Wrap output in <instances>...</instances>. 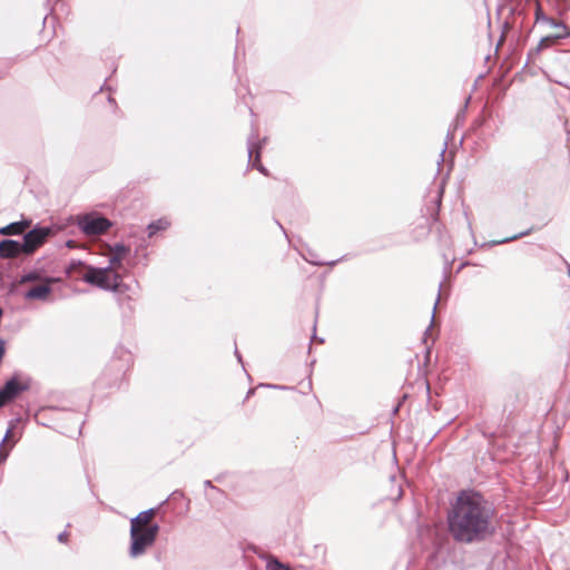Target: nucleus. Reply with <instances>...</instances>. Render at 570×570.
Instances as JSON below:
<instances>
[{
	"label": "nucleus",
	"mask_w": 570,
	"mask_h": 570,
	"mask_svg": "<svg viewBox=\"0 0 570 570\" xmlns=\"http://www.w3.org/2000/svg\"><path fill=\"white\" fill-rule=\"evenodd\" d=\"M494 510L474 491H462L449 513V530L458 542L471 543L494 533Z\"/></svg>",
	"instance_id": "nucleus-1"
},
{
	"label": "nucleus",
	"mask_w": 570,
	"mask_h": 570,
	"mask_svg": "<svg viewBox=\"0 0 570 570\" xmlns=\"http://www.w3.org/2000/svg\"><path fill=\"white\" fill-rule=\"evenodd\" d=\"M111 264L105 268L89 267L83 281L106 291H120L121 276Z\"/></svg>",
	"instance_id": "nucleus-2"
},
{
	"label": "nucleus",
	"mask_w": 570,
	"mask_h": 570,
	"mask_svg": "<svg viewBox=\"0 0 570 570\" xmlns=\"http://www.w3.org/2000/svg\"><path fill=\"white\" fill-rule=\"evenodd\" d=\"M159 527L157 524H153L151 527L142 530L136 528L130 529L129 556L131 558L142 556L146 550L155 543Z\"/></svg>",
	"instance_id": "nucleus-3"
},
{
	"label": "nucleus",
	"mask_w": 570,
	"mask_h": 570,
	"mask_svg": "<svg viewBox=\"0 0 570 570\" xmlns=\"http://www.w3.org/2000/svg\"><path fill=\"white\" fill-rule=\"evenodd\" d=\"M30 389V380L28 377L19 379L12 376L2 389H0V409L14 400L21 392Z\"/></svg>",
	"instance_id": "nucleus-4"
},
{
	"label": "nucleus",
	"mask_w": 570,
	"mask_h": 570,
	"mask_svg": "<svg viewBox=\"0 0 570 570\" xmlns=\"http://www.w3.org/2000/svg\"><path fill=\"white\" fill-rule=\"evenodd\" d=\"M78 226L87 236H98L109 229L111 223L105 216H78Z\"/></svg>",
	"instance_id": "nucleus-5"
},
{
	"label": "nucleus",
	"mask_w": 570,
	"mask_h": 570,
	"mask_svg": "<svg viewBox=\"0 0 570 570\" xmlns=\"http://www.w3.org/2000/svg\"><path fill=\"white\" fill-rule=\"evenodd\" d=\"M50 234V229L47 227H36L32 230L28 232L23 236L22 250L24 254H32L37 248H39Z\"/></svg>",
	"instance_id": "nucleus-6"
},
{
	"label": "nucleus",
	"mask_w": 570,
	"mask_h": 570,
	"mask_svg": "<svg viewBox=\"0 0 570 570\" xmlns=\"http://www.w3.org/2000/svg\"><path fill=\"white\" fill-rule=\"evenodd\" d=\"M543 21L549 24V27L551 28V32L547 37L542 38L540 42L541 46H550L554 43L557 40L570 36V29L562 21H558L553 18L548 17H544Z\"/></svg>",
	"instance_id": "nucleus-7"
},
{
	"label": "nucleus",
	"mask_w": 570,
	"mask_h": 570,
	"mask_svg": "<svg viewBox=\"0 0 570 570\" xmlns=\"http://www.w3.org/2000/svg\"><path fill=\"white\" fill-rule=\"evenodd\" d=\"M51 293L50 279L46 278L45 283H41L37 286L28 289L23 297L28 301H47Z\"/></svg>",
	"instance_id": "nucleus-8"
},
{
	"label": "nucleus",
	"mask_w": 570,
	"mask_h": 570,
	"mask_svg": "<svg viewBox=\"0 0 570 570\" xmlns=\"http://www.w3.org/2000/svg\"><path fill=\"white\" fill-rule=\"evenodd\" d=\"M20 253H23L21 243L12 239H3L0 242V257L13 258Z\"/></svg>",
	"instance_id": "nucleus-9"
},
{
	"label": "nucleus",
	"mask_w": 570,
	"mask_h": 570,
	"mask_svg": "<svg viewBox=\"0 0 570 570\" xmlns=\"http://www.w3.org/2000/svg\"><path fill=\"white\" fill-rule=\"evenodd\" d=\"M155 512H156L155 509H148V510L140 512L138 515H136L135 518H132L130 520V529L136 528V529L142 530V529L151 527L153 524H150V521L154 518Z\"/></svg>",
	"instance_id": "nucleus-10"
},
{
	"label": "nucleus",
	"mask_w": 570,
	"mask_h": 570,
	"mask_svg": "<svg viewBox=\"0 0 570 570\" xmlns=\"http://www.w3.org/2000/svg\"><path fill=\"white\" fill-rule=\"evenodd\" d=\"M532 226L529 225H518L515 228L511 229L505 236L504 240H513L524 235H528Z\"/></svg>",
	"instance_id": "nucleus-11"
},
{
	"label": "nucleus",
	"mask_w": 570,
	"mask_h": 570,
	"mask_svg": "<svg viewBox=\"0 0 570 570\" xmlns=\"http://www.w3.org/2000/svg\"><path fill=\"white\" fill-rule=\"evenodd\" d=\"M42 279H43L42 274L39 271L33 269V271L23 273L20 276L18 284L22 285V284H27V283L41 282Z\"/></svg>",
	"instance_id": "nucleus-12"
},
{
	"label": "nucleus",
	"mask_w": 570,
	"mask_h": 570,
	"mask_svg": "<svg viewBox=\"0 0 570 570\" xmlns=\"http://www.w3.org/2000/svg\"><path fill=\"white\" fill-rule=\"evenodd\" d=\"M127 253V248L121 244L115 245V254L111 256L109 263L111 266L119 267L121 266V261Z\"/></svg>",
	"instance_id": "nucleus-13"
},
{
	"label": "nucleus",
	"mask_w": 570,
	"mask_h": 570,
	"mask_svg": "<svg viewBox=\"0 0 570 570\" xmlns=\"http://www.w3.org/2000/svg\"><path fill=\"white\" fill-rule=\"evenodd\" d=\"M13 426H14V423H13V421H11L10 422V426L7 430L2 441L0 443V465H2L6 462V460H7L8 455H9V450H6L3 448V444L11 438Z\"/></svg>",
	"instance_id": "nucleus-14"
},
{
	"label": "nucleus",
	"mask_w": 570,
	"mask_h": 570,
	"mask_svg": "<svg viewBox=\"0 0 570 570\" xmlns=\"http://www.w3.org/2000/svg\"><path fill=\"white\" fill-rule=\"evenodd\" d=\"M29 223H12L3 228L2 234H22Z\"/></svg>",
	"instance_id": "nucleus-15"
},
{
	"label": "nucleus",
	"mask_w": 570,
	"mask_h": 570,
	"mask_svg": "<svg viewBox=\"0 0 570 570\" xmlns=\"http://www.w3.org/2000/svg\"><path fill=\"white\" fill-rule=\"evenodd\" d=\"M259 157H261L259 147L256 145H253L249 148V159L253 163L254 167H256L258 170L263 171V167L261 165Z\"/></svg>",
	"instance_id": "nucleus-16"
},
{
	"label": "nucleus",
	"mask_w": 570,
	"mask_h": 570,
	"mask_svg": "<svg viewBox=\"0 0 570 570\" xmlns=\"http://www.w3.org/2000/svg\"><path fill=\"white\" fill-rule=\"evenodd\" d=\"M168 226L166 219L160 218L156 223H151L148 225V236L153 237L157 230L165 229Z\"/></svg>",
	"instance_id": "nucleus-17"
},
{
	"label": "nucleus",
	"mask_w": 570,
	"mask_h": 570,
	"mask_svg": "<svg viewBox=\"0 0 570 570\" xmlns=\"http://www.w3.org/2000/svg\"><path fill=\"white\" fill-rule=\"evenodd\" d=\"M69 533L67 531H63L58 534V541L61 543H66L68 540Z\"/></svg>",
	"instance_id": "nucleus-18"
},
{
	"label": "nucleus",
	"mask_w": 570,
	"mask_h": 570,
	"mask_svg": "<svg viewBox=\"0 0 570 570\" xmlns=\"http://www.w3.org/2000/svg\"><path fill=\"white\" fill-rule=\"evenodd\" d=\"M544 17H546V16H541L540 7H538V9H537V21H539L540 19L543 21V18H544Z\"/></svg>",
	"instance_id": "nucleus-19"
},
{
	"label": "nucleus",
	"mask_w": 570,
	"mask_h": 570,
	"mask_svg": "<svg viewBox=\"0 0 570 570\" xmlns=\"http://www.w3.org/2000/svg\"><path fill=\"white\" fill-rule=\"evenodd\" d=\"M12 448H13V444H10V446H9V449H8V450L10 451V450H12Z\"/></svg>",
	"instance_id": "nucleus-20"
},
{
	"label": "nucleus",
	"mask_w": 570,
	"mask_h": 570,
	"mask_svg": "<svg viewBox=\"0 0 570 570\" xmlns=\"http://www.w3.org/2000/svg\"><path fill=\"white\" fill-rule=\"evenodd\" d=\"M12 448H13V444H10V446H9V449H8V450L10 451V450H12Z\"/></svg>",
	"instance_id": "nucleus-21"
}]
</instances>
